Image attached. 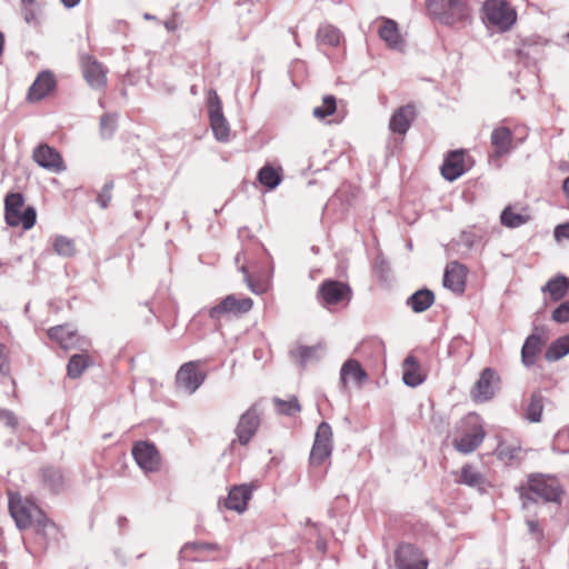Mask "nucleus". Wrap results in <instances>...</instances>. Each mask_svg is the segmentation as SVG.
<instances>
[{"label": "nucleus", "mask_w": 569, "mask_h": 569, "mask_svg": "<svg viewBox=\"0 0 569 569\" xmlns=\"http://www.w3.org/2000/svg\"><path fill=\"white\" fill-rule=\"evenodd\" d=\"M485 20L501 31L509 30L517 19L516 11L505 0H487L483 3Z\"/></svg>", "instance_id": "6"}, {"label": "nucleus", "mask_w": 569, "mask_h": 569, "mask_svg": "<svg viewBox=\"0 0 569 569\" xmlns=\"http://www.w3.org/2000/svg\"><path fill=\"white\" fill-rule=\"evenodd\" d=\"M50 339L57 341L62 349H71L78 341V335L68 326H56L48 330Z\"/></svg>", "instance_id": "30"}, {"label": "nucleus", "mask_w": 569, "mask_h": 569, "mask_svg": "<svg viewBox=\"0 0 569 569\" xmlns=\"http://www.w3.org/2000/svg\"><path fill=\"white\" fill-rule=\"evenodd\" d=\"M118 127L117 113H104L100 119V131L102 137L110 138Z\"/></svg>", "instance_id": "45"}, {"label": "nucleus", "mask_w": 569, "mask_h": 569, "mask_svg": "<svg viewBox=\"0 0 569 569\" xmlns=\"http://www.w3.org/2000/svg\"><path fill=\"white\" fill-rule=\"evenodd\" d=\"M9 512L20 530L32 527L37 516L43 512L34 502L18 492H9Z\"/></svg>", "instance_id": "5"}, {"label": "nucleus", "mask_w": 569, "mask_h": 569, "mask_svg": "<svg viewBox=\"0 0 569 569\" xmlns=\"http://www.w3.org/2000/svg\"><path fill=\"white\" fill-rule=\"evenodd\" d=\"M194 550V551H217L219 550V546L213 542H188L183 547V551Z\"/></svg>", "instance_id": "49"}, {"label": "nucleus", "mask_w": 569, "mask_h": 569, "mask_svg": "<svg viewBox=\"0 0 569 569\" xmlns=\"http://www.w3.org/2000/svg\"><path fill=\"white\" fill-rule=\"evenodd\" d=\"M380 38L388 44L389 48L395 50H402L405 41L401 38L396 21L386 19L379 29Z\"/></svg>", "instance_id": "27"}, {"label": "nucleus", "mask_w": 569, "mask_h": 569, "mask_svg": "<svg viewBox=\"0 0 569 569\" xmlns=\"http://www.w3.org/2000/svg\"><path fill=\"white\" fill-rule=\"evenodd\" d=\"M317 298L319 303L330 309L341 302H349L351 289L347 283L338 280H325L318 288Z\"/></svg>", "instance_id": "7"}, {"label": "nucleus", "mask_w": 569, "mask_h": 569, "mask_svg": "<svg viewBox=\"0 0 569 569\" xmlns=\"http://www.w3.org/2000/svg\"><path fill=\"white\" fill-rule=\"evenodd\" d=\"M416 118L415 106L409 103L398 108L390 118L389 129L393 133L405 134Z\"/></svg>", "instance_id": "23"}, {"label": "nucleus", "mask_w": 569, "mask_h": 569, "mask_svg": "<svg viewBox=\"0 0 569 569\" xmlns=\"http://www.w3.org/2000/svg\"><path fill=\"white\" fill-rule=\"evenodd\" d=\"M57 82L51 71H41L28 91L30 101H40L56 89Z\"/></svg>", "instance_id": "22"}, {"label": "nucleus", "mask_w": 569, "mask_h": 569, "mask_svg": "<svg viewBox=\"0 0 569 569\" xmlns=\"http://www.w3.org/2000/svg\"><path fill=\"white\" fill-rule=\"evenodd\" d=\"M435 302V295L429 289H420L407 299V306L420 313L429 309Z\"/></svg>", "instance_id": "32"}, {"label": "nucleus", "mask_w": 569, "mask_h": 569, "mask_svg": "<svg viewBox=\"0 0 569 569\" xmlns=\"http://www.w3.org/2000/svg\"><path fill=\"white\" fill-rule=\"evenodd\" d=\"M144 19H147V20H153V19H156V17H154V16H152V14L146 13V14H144Z\"/></svg>", "instance_id": "60"}, {"label": "nucleus", "mask_w": 569, "mask_h": 569, "mask_svg": "<svg viewBox=\"0 0 569 569\" xmlns=\"http://www.w3.org/2000/svg\"><path fill=\"white\" fill-rule=\"evenodd\" d=\"M397 569H427L428 559L412 543H401L395 553Z\"/></svg>", "instance_id": "13"}, {"label": "nucleus", "mask_w": 569, "mask_h": 569, "mask_svg": "<svg viewBox=\"0 0 569 569\" xmlns=\"http://www.w3.org/2000/svg\"><path fill=\"white\" fill-rule=\"evenodd\" d=\"M200 361H189L183 363L176 375V386L188 395L194 393L204 382L207 373L199 370Z\"/></svg>", "instance_id": "10"}, {"label": "nucleus", "mask_w": 569, "mask_h": 569, "mask_svg": "<svg viewBox=\"0 0 569 569\" xmlns=\"http://www.w3.org/2000/svg\"><path fill=\"white\" fill-rule=\"evenodd\" d=\"M136 462H158L160 459L157 447L149 441H137L132 447Z\"/></svg>", "instance_id": "31"}, {"label": "nucleus", "mask_w": 569, "mask_h": 569, "mask_svg": "<svg viewBox=\"0 0 569 569\" xmlns=\"http://www.w3.org/2000/svg\"><path fill=\"white\" fill-rule=\"evenodd\" d=\"M113 182L112 181H108L103 184V187L101 188L100 192L98 193V197H97V202L99 203V206L102 208V209H106L108 208L111 199H112V190H113Z\"/></svg>", "instance_id": "47"}, {"label": "nucleus", "mask_w": 569, "mask_h": 569, "mask_svg": "<svg viewBox=\"0 0 569 569\" xmlns=\"http://www.w3.org/2000/svg\"><path fill=\"white\" fill-rule=\"evenodd\" d=\"M316 350L317 347L298 346L290 353L292 358L299 360L301 365H305L307 361L313 358Z\"/></svg>", "instance_id": "46"}, {"label": "nucleus", "mask_w": 569, "mask_h": 569, "mask_svg": "<svg viewBox=\"0 0 569 569\" xmlns=\"http://www.w3.org/2000/svg\"><path fill=\"white\" fill-rule=\"evenodd\" d=\"M140 469L144 472V475H149L150 472L159 471V465H139Z\"/></svg>", "instance_id": "55"}, {"label": "nucleus", "mask_w": 569, "mask_h": 569, "mask_svg": "<svg viewBox=\"0 0 569 569\" xmlns=\"http://www.w3.org/2000/svg\"><path fill=\"white\" fill-rule=\"evenodd\" d=\"M61 1L66 8H73L79 3L80 0H61Z\"/></svg>", "instance_id": "58"}, {"label": "nucleus", "mask_w": 569, "mask_h": 569, "mask_svg": "<svg viewBox=\"0 0 569 569\" xmlns=\"http://www.w3.org/2000/svg\"><path fill=\"white\" fill-rule=\"evenodd\" d=\"M460 482L470 487H477L480 491H485L487 485L483 475L476 471L470 465H466L462 468L460 475Z\"/></svg>", "instance_id": "39"}, {"label": "nucleus", "mask_w": 569, "mask_h": 569, "mask_svg": "<svg viewBox=\"0 0 569 569\" xmlns=\"http://www.w3.org/2000/svg\"><path fill=\"white\" fill-rule=\"evenodd\" d=\"M500 378L492 368H485L477 382L475 383L470 395L475 402H486L493 398Z\"/></svg>", "instance_id": "14"}, {"label": "nucleus", "mask_w": 569, "mask_h": 569, "mask_svg": "<svg viewBox=\"0 0 569 569\" xmlns=\"http://www.w3.org/2000/svg\"><path fill=\"white\" fill-rule=\"evenodd\" d=\"M568 37H569V32H568Z\"/></svg>", "instance_id": "62"}, {"label": "nucleus", "mask_w": 569, "mask_h": 569, "mask_svg": "<svg viewBox=\"0 0 569 569\" xmlns=\"http://www.w3.org/2000/svg\"><path fill=\"white\" fill-rule=\"evenodd\" d=\"M259 488L258 481L233 486L224 500V508L234 510L239 513L247 510L248 501L251 499L253 490Z\"/></svg>", "instance_id": "18"}, {"label": "nucleus", "mask_w": 569, "mask_h": 569, "mask_svg": "<svg viewBox=\"0 0 569 569\" xmlns=\"http://www.w3.org/2000/svg\"><path fill=\"white\" fill-rule=\"evenodd\" d=\"M80 67L86 82L96 90H104L107 87L108 69L93 56L83 54L80 58Z\"/></svg>", "instance_id": "11"}, {"label": "nucleus", "mask_w": 569, "mask_h": 569, "mask_svg": "<svg viewBox=\"0 0 569 569\" xmlns=\"http://www.w3.org/2000/svg\"><path fill=\"white\" fill-rule=\"evenodd\" d=\"M208 112L210 127L218 141L226 142L230 137V127L222 112V102L216 91L210 90L208 96Z\"/></svg>", "instance_id": "9"}, {"label": "nucleus", "mask_w": 569, "mask_h": 569, "mask_svg": "<svg viewBox=\"0 0 569 569\" xmlns=\"http://www.w3.org/2000/svg\"><path fill=\"white\" fill-rule=\"evenodd\" d=\"M32 527L34 535L42 540L44 546L48 545L50 539L57 537L59 530L57 525L44 512L37 516Z\"/></svg>", "instance_id": "29"}, {"label": "nucleus", "mask_w": 569, "mask_h": 569, "mask_svg": "<svg viewBox=\"0 0 569 569\" xmlns=\"http://www.w3.org/2000/svg\"><path fill=\"white\" fill-rule=\"evenodd\" d=\"M569 280L565 276L551 278L543 287L542 292H549L553 301L561 300L568 292Z\"/></svg>", "instance_id": "34"}, {"label": "nucleus", "mask_w": 569, "mask_h": 569, "mask_svg": "<svg viewBox=\"0 0 569 569\" xmlns=\"http://www.w3.org/2000/svg\"><path fill=\"white\" fill-rule=\"evenodd\" d=\"M551 318L558 323H567L569 321V300L559 305L552 311Z\"/></svg>", "instance_id": "48"}, {"label": "nucleus", "mask_w": 569, "mask_h": 569, "mask_svg": "<svg viewBox=\"0 0 569 569\" xmlns=\"http://www.w3.org/2000/svg\"><path fill=\"white\" fill-rule=\"evenodd\" d=\"M42 481L53 492H59L64 485L63 476L61 470L53 466H47L42 469Z\"/></svg>", "instance_id": "36"}, {"label": "nucleus", "mask_w": 569, "mask_h": 569, "mask_svg": "<svg viewBox=\"0 0 569 569\" xmlns=\"http://www.w3.org/2000/svg\"><path fill=\"white\" fill-rule=\"evenodd\" d=\"M260 423L261 410L257 403H253L240 416L234 429L237 438L231 442V446H234L236 442H239L242 446L248 445L256 436Z\"/></svg>", "instance_id": "8"}, {"label": "nucleus", "mask_w": 569, "mask_h": 569, "mask_svg": "<svg viewBox=\"0 0 569 569\" xmlns=\"http://www.w3.org/2000/svg\"><path fill=\"white\" fill-rule=\"evenodd\" d=\"M32 159L39 167L50 172L60 173L67 169L59 151L47 143H41L33 149Z\"/></svg>", "instance_id": "15"}, {"label": "nucleus", "mask_w": 569, "mask_h": 569, "mask_svg": "<svg viewBox=\"0 0 569 569\" xmlns=\"http://www.w3.org/2000/svg\"><path fill=\"white\" fill-rule=\"evenodd\" d=\"M93 358L87 351L74 353L68 361L67 376L70 379H78L88 368L93 366Z\"/></svg>", "instance_id": "28"}, {"label": "nucleus", "mask_w": 569, "mask_h": 569, "mask_svg": "<svg viewBox=\"0 0 569 569\" xmlns=\"http://www.w3.org/2000/svg\"><path fill=\"white\" fill-rule=\"evenodd\" d=\"M486 432L480 416L469 413L457 426L453 447L462 453L475 451L483 441Z\"/></svg>", "instance_id": "3"}, {"label": "nucleus", "mask_w": 569, "mask_h": 569, "mask_svg": "<svg viewBox=\"0 0 569 569\" xmlns=\"http://www.w3.org/2000/svg\"><path fill=\"white\" fill-rule=\"evenodd\" d=\"M368 379L367 372L362 369L358 360H347L340 369V385L343 389L348 388V382L351 380L357 386H362Z\"/></svg>", "instance_id": "24"}, {"label": "nucleus", "mask_w": 569, "mask_h": 569, "mask_svg": "<svg viewBox=\"0 0 569 569\" xmlns=\"http://www.w3.org/2000/svg\"><path fill=\"white\" fill-rule=\"evenodd\" d=\"M569 353V333L556 339L550 343L545 352V358L549 362L557 361Z\"/></svg>", "instance_id": "35"}, {"label": "nucleus", "mask_w": 569, "mask_h": 569, "mask_svg": "<svg viewBox=\"0 0 569 569\" xmlns=\"http://www.w3.org/2000/svg\"><path fill=\"white\" fill-rule=\"evenodd\" d=\"M496 452L500 460H523L526 458L525 450L516 442L501 441Z\"/></svg>", "instance_id": "37"}, {"label": "nucleus", "mask_w": 569, "mask_h": 569, "mask_svg": "<svg viewBox=\"0 0 569 569\" xmlns=\"http://www.w3.org/2000/svg\"><path fill=\"white\" fill-rule=\"evenodd\" d=\"M467 268L453 261L446 267L443 286L457 295H462L466 289Z\"/></svg>", "instance_id": "21"}, {"label": "nucleus", "mask_w": 569, "mask_h": 569, "mask_svg": "<svg viewBox=\"0 0 569 569\" xmlns=\"http://www.w3.org/2000/svg\"><path fill=\"white\" fill-rule=\"evenodd\" d=\"M0 422L12 429L17 428L18 426V419L16 415L11 410L3 408H0Z\"/></svg>", "instance_id": "50"}, {"label": "nucleus", "mask_w": 569, "mask_h": 569, "mask_svg": "<svg viewBox=\"0 0 569 569\" xmlns=\"http://www.w3.org/2000/svg\"><path fill=\"white\" fill-rule=\"evenodd\" d=\"M253 301L251 298H236L233 295L227 296L218 305L210 308L209 316L212 319H219L222 315L234 313L241 315L247 313L251 310Z\"/></svg>", "instance_id": "17"}, {"label": "nucleus", "mask_w": 569, "mask_h": 569, "mask_svg": "<svg viewBox=\"0 0 569 569\" xmlns=\"http://www.w3.org/2000/svg\"><path fill=\"white\" fill-rule=\"evenodd\" d=\"M543 396L540 391H536L531 395L530 402L526 410V418L530 422L541 421L543 411Z\"/></svg>", "instance_id": "42"}, {"label": "nucleus", "mask_w": 569, "mask_h": 569, "mask_svg": "<svg viewBox=\"0 0 569 569\" xmlns=\"http://www.w3.org/2000/svg\"><path fill=\"white\" fill-rule=\"evenodd\" d=\"M272 402L274 405L276 411L279 415L292 417L301 411V406L296 396H291L288 400H282L278 397H274Z\"/></svg>", "instance_id": "41"}, {"label": "nucleus", "mask_w": 569, "mask_h": 569, "mask_svg": "<svg viewBox=\"0 0 569 569\" xmlns=\"http://www.w3.org/2000/svg\"><path fill=\"white\" fill-rule=\"evenodd\" d=\"M468 170L465 150H455L448 153L441 166V174L448 181H455Z\"/></svg>", "instance_id": "19"}, {"label": "nucleus", "mask_w": 569, "mask_h": 569, "mask_svg": "<svg viewBox=\"0 0 569 569\" xmlns=\"http://www.w3.org/2000/svg\"><path fill=\"white\" fill-rule=\"evenodd\" d=\"M490 144L492 148L489 154L490 161H498L502 157L508 156L517 147L513 132L506 126H498L492 130Z\"/></svg>", "instance_id": "12"}, {"label": "nucleus", "mask_w": 569, "mask_h": 569, "mask_svg": "<svg viewBox=\"0 0 569 569\" xmlns=\"http://www.w3.org/2000/svg\"><path fill=\"white\" fill-rule=\"evenodd\" d=\"M21 16L26 23L32 27L40 26L41 3L38 0H21Z\"/></svg>", "instance_id": "33"}, {"label": "nucleus", "mask_w": 569, "mask_h": 569, "mask_svg": "<svg viewBox=\"0 0 569 569\" xmlns=\"http://www.w3.org/2000/svg\"><path fill=\"white\" fill-rule=\"evenodd\" d=\"M9 369V358L7 347L0 343V372Z\"/></svg>", "instance_id": "53"}, {"label": "nucleus", "mask_w": 569, "mask_h": 569, "mask_svg": "<svg viewBox=\"0 0 569 569\" xmlns=\"http://www.w3.org/2000/svg\"><path fill=\"white\" fill-rule=\"evenodd\" d=\"M337 110V101L336 98L331 94L325 96L322 99V104L318 106L313 109L312 113L315 118L319 120L326 119L328 116H331Z\"/></svg>", "instance_id": "44"}, {"label": "nucleus", "mask_w": 569, "mask_h": 569, "mask_svg": "<svg viewBox=\"0 0 569 569\" xmlns=\"http://www.w3.org/2000/svg\"><path fill=\"white\" fill-rule=\"evenodd\" d=\"M236 260H237V262H239V260H240V254H237Z\"/></svg>", "instance_id": "61"}, {"label": "nucleus", "mask_w": 569, "mask_h": 569, "mask_svg": "<svg viewBox=\"0 0 569 569\" xmlns=\"http://www.w3.org/2000/svg\"><path fill=\"white\" fill-rule=\"evenodd\" d=\"M257 179L262 186L267 187L268 189L277 188L282 180L280 169L277 170L270 164L263 166L258 171Z\"/></svg>", "instance_id": "38"}, {"label": "nucleus", "mask_w": 569, "mask_h": 569, "mask_svg": "<svg viewBox=\"0 0 569 569\" xmlns=\"http://www.w3.org/2000/svg\"><path fill=\"white\" fill-rule=\"evenodd\" d=\"M53 250L57 254L62 257H72L76 253L74 241L64 236H57L53 239Z\"/></svg>", "instance_id": "43"}, {"label": "nucleus", "mask_w": 569, "mask_h": 569, "mask_svg": "<svg viewBox=\"0 0 569 569\" xmlns=\"http://www.w3.org/2000/svg\"><path fill=\"white\" fill-rule=\"evenodd\" d=\"M3 44H4V36L2 32H0V56L2 54V51H3Z\"/></svg>", "instance_id": "59"}, {"label": "nucleus", "mask_w": 569, "mask_h": 569, "mask_svg": "<svg viewBox=\"0 0 569 569\" xmlns=\"http://www.w3.org/2000/svg\"><path fill=\"white\" fill-rule=\"evenodd\" d=\"M531 220L530 209L521 203L508 204L500 214L502 226L515 229Z\"/></svg>", "instance_id": "20"}, {"label": "nucleus", "mask_w": 569, "mask_h": 569, "mask_svg": "<svg viewBox=\"0 0 569 569\" xmlns=\"http://www.w3.org/2000/svg\"><path fill=\"white\" fill-rule=\"evenodd\" d=\"M527 526L531 535L535 536L536 540L541 541L545 537L543 530L540 528V525L536 520H527Z\"/></svg>", "instance_id": "51"}, {"label": "nucleus", "mask_w": 569, "mask_h": 569, "mask_svg": "<svg viewBox=\"0 0 569 569\" xmlns=\"http://www.w3.org/2000/svg\"><path fill=\"white\" fill-rule=\"evenodd\" d=\"M332 452V429L328 422H321L316 431L310 452V462H323Z\"/></svg>", "instance_id": "16"}, {"label": "nucleus", "mask_w": 569, "mask_h": 569, "mask_svg": "<svg viewBox=\"0 0 569 569\" xmlns=\"http://www.w3.org/2000/svg\"><path fill=\"white\" fill-rule=\"evenodd\" d=\"M24 207V197L20 192H10L4 198V220L10 227L21 226L24 230L36 224L37 212L33 207Z\"/></svg>", "instance_id": "4"}, {"label": "nucleus", "mask_w": 569, "mask_h": 569, "mask_svg": "<svg viewBox=\"0 0 569 569\" xmlns=\"http://www.w3.org/2000/svg\"><path fill=\"white\" fill-rule=\"evenodd\" d=\"M545 341L539 335L532 333L527 337L521 348V362L526 367H532L541 352Z\"/></svg>", "instance_id": "26"}, {"label": "nucleus", "mask_w": 569, "mask_h": 569, "mask_svg": "<svg viewBox=\"0 0 569 569\" xmlns=\"http://www.w3.org/2000/svg\"><path fill=\"white\" fill-rule=\"evenodd\" d=\"M429 12L441 23L458 26L470 22L471 8L466 0H426Z\"/></svg>", "instance_id": "2"}, {"label": "nucleus", "mask_w": 569, "mask_h": 569, "mask_svg": "<svg viewBox=\"0 0 569 569\" xmlns=\"http://www.w3.org/2000/svg\"><path fill=\"white\" fill-rule=\"evenodd\" d=\"M520 499L522 500V508H528L529 503L537 502V497L546 502L561 503V497L565 490L559 483L558 479L551 475L532 473L528 477V485L517 488Z\"/></svg>", "instance_id": "1"}, {"label": "nucleus", "mask_w": 569, "mask_h": 569, "mask_svg": "<svg viewBox=\"0 0 569 569\" xmlns=\"http://www.w3.org/2000/svg\"><path fill=\"white\" fill-rule=\"evenodd\" d=\"M316 547L317 549L321 552V553H326L327 551V542L326 540L323 539H318L317 542H316Z\"/></svg>", "instance_id": "56"}, {"label": "nucleus", "mask_w": 569, "mask_h": 569, "mask_svg": "<svg viewBox=\"0 0 569 569\" xmlns=\"http://www.w3.org/2000/svg\"><path fill=\"white\" fill-rule=\"evenodd\" d=\"M240 270H241V272L244 274V278H246V280H247V282H248V286H249V288L251 289V291H252V292H254V293H260V292H263V291H264V289H263V288H259V289H257V288L252 284V282H251V280H250V276H249V272H248L247 267L242 266V267L240 268Z\"/></svg>", "instance_id": "54"}, {"label": "nucleus", "mask_w": 569, "mask_h": 569, "mask_svg": "<svg viewBox=\"0 0 569 569\" xmlns=\"http://www.w3.org/2000/svg\"><path fill=\"white\" fill-rule=\"evenodd\" d=\"M553 234L557 240L569 239V222L558 224L555 228Z\"/></svg>", "instance_id": "52"}, {"label": "nucleus", "mask_w": 569, "mask_h": 569, "mask_svg": "<svg viewBox=\"0 0 569 569\" xmlns=\"http://www.w3.org/2000/svg\"><path fill=\"white\" fill-rule=\"evenodd\" d=\"M341 32L333 26H321L317 32V40L320 44L337 47L340 43Z\"/></svg>", "instance_id": "40"}, {"label": "nucleus", "mask_w": 569, "mask_h": 569, "mask_svg": "<svg viewBox=\"0 0 569 569\" xmlns=\"http://www.w3.org/2000/svg\"><path fill=\"white\" fill-rule=\"evenodd\" d=\"M402 380L409 387H418L426 380V375L421 371L418 359L409 355L402 363Z\"/></svg>", "instance_id": "25"}, {"label": "nucleus", "mask_w": 569, "mask_h": 569, "mask_svg": "<svg viewBox=\"0 0 569 569\" xmlns=\"http://www.w3.org/2000/svg\"><path fill=\"white\" fill-rule=\"evenodd\" d=\"M164 27L168 31H174L178 28L176 20H168L164 22Z\"/></svg>", "instance_id": "57"}]
</instances>
